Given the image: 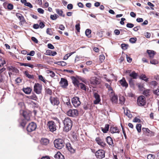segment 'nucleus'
Here are the masks:
<instances>
[{
  "instance_id": "f257e3e1",
  "label": "nucleus",
  "mask_w": 159,
  "mask_h": 159,
  "mask_svg": "<svg viewBox=\"0 0 159 159\" xmlns=\"http://www.w3.org/2000/svg\"><path fill=\"white\" fill-rule=\"evenodd\" d=\"M63 123L64 130L66 132L68 131L70 129L72 125V121L70 118H66L63 121Z\"/></svg>"
},
{
  "instance_id": "f03ea898",
  "label": "nucleus",
  "mask_w": 159,
  "mask_h": 159,
  "mask_svg": "<svg viewBox=\"0 0 159 159\" xmlns=\"http://www.w3.org/2000/svg\"><path fill=\"white\" fill-rule=\"evenodd\" d=\"M72 83L75 86L80 87L82 89L86 91V86L82 83H80L78 80L75 77H73L72 78Z\"/></svg>"
},
{
  "instance_id": "7ed1b4c3",
  "label": "nucleus",
  "mask_w": 159,
  "mask_h": 159,
  "mask_svg": "<svg viewBox=\"0 0 159 159\" xmlns=\"http://www.w3.org/2000/svg\"><path fill=\"white\" fill-rule=\"evenodd\" d=\"M54 144L55 147L56 148L60 149H61L63 147L65 143L62 139H58L55 140Z\"/></svg>"
},
{
  "instance_id": "20e7f679",
  "label": "nucleus",
  "mask_w": 159,
  "mask_h": 159,
  "mask_svg": "<svg viewBox=\"0 0 159 159\" xmlns=\"http://www.w3.org/2000/svg\"><path fill=\"white\" fill-rule=\"evenodd\" d=\"M146 103L145 97L143 96L139 97L137 99L138 105L140 106H144Z\"/></svg>"
},
{
  "instance_id": "39448f33",
  "label": "nucleus",
  "mask_w": 159,
  "mask_h": 159,
  "mask_svg": "<svg viewBox=\"0 0 159 159\" xmlns=\"http://www.w3.org/2000/svg\"><path fill=\"white\" fill-rule=\"evenodd\" d=\"M47 125L49 130L51 132H53L56 130V125L53 121H49L47 124Z\"/></svg>"
},
{
  "instance_id": "423d86ee",
  "label": "nucleus",
  "mask_w": 159,
  "mask_h": 159,
  "mask_svg": "<svg viewBox=\"0 0 159 159\" xmlns=\"http://www.w3.org/2000/svg\"><path fill=\"white\" fill-rule=\"evenodd\" d=\"M71 102L72 104L75 107H78L80 105L81 103L79 100V98L77 97L73 98L71 99Z\"/></svg>"
},
{
  "instance_id": "0eeeda50",
  "label": "nucleus",
  "mask_w": 159,
  "mask_h": 159,
  "mask_svg": "<svg viewBox=\"0 0 159 159\" xmlns=\"http://www.w3.org/2000/svg\"><path fill=\"white\" fill-rule=\"evenodd\" d=\"M36 128V125L35 123L32 122L30 123L27 127V131L29 132H31L34 130Z\"/></svg>"
},
{
  "instance_id": "6e6552de",
  "label": "nucleus",
  "mask_w": 159,
  "mask_h": 159,
  "mask_svg": "<svg viewBox=\"0 0 159 159\" xmlns=\"http://www.w3.org/2000/svg\"><path fill=\"white\" fill-rule=\"evenodd\" d=\"M42 90L41 85L39 83L35 84L34 86V91L36 93L39 94L41 93Z\"/></svg>"
},
{
  "instance_id": "1a4fd4ad",
  "label": "nucleus",
  "mask_w": 159,
  "mask_h": 159,
  "mask_svg": "<svg viewBox=\"0 0 159 159\" xmlns=\"http://www.w3.org/2000/svg\"><path fill=\"white\" fill-rule=\"evenodd\" d=\"M67 114L70 116H75L78 115V111L76 109H70L67 111Z\"/></svg>"
},
{
  "instance_id": "9d476101",
  "label": "nucleus",
  "mask_w": 159,
  "mask_h": 159,
  "mask_svg": "<svg viewBox=\"0 0 159 159\" xmlns=\"http://www.w3.org/2000/svg\"><path fill=\"white\" fill-rule=\"evenodd\" d=\"M125 73L128 74L130 77L134 79H136L138 76V74L134 71L132 72L130 70H126Z\"/></svg>"
},
{
  "instance_id": "9b49d317",
  "label": "nucleus",
  "mask_w": 159,
  "mask_h": 159,
  "mask_svg": "<svg viewBox=\"0 0 159 159\" xmlns=\"http://www.w3.org/2000/svg\"><path fill=\"white\" fill-rule=\"evenodd\" d=\"M95 155L97 158L100 159L102 158L105 157L104 152L102 150H100L97 151L96 152Z\"/></svg>"
},
{
  "instance_id": "f8f14e48",
  "label": "nucleus",
  "mask_w": 159,
  "mask_h": 159,
  "mask_svg": "<svg viewBox=\"0 0 159 159\" xmlns=\"http://www.w3.org/2000/svg\"><path fill=\"white\" fill-rule=\"evenodd\" d=\"M109 96L110 97V99L113 103L117 104L118 102V97L117 95H116L114 93L111 94L109 95Z\"/></svg>"
},
{
  "instance_id": "ddd939ff",
  "label": "nucleus",
  "mask_w": 159,
  "mask_h": 159,
  "mask_svg": "<svg viewBox=\"0 0 159 159\" xmlns=\"http://www.w3.org/2000/svg\"><path fill=\"white\" fill-rule=\"evenodd\" d=\"M50 102L53 105H58L59 103V101L57 98L51 97L50 98Z\"/></svg>"
},
{
  "instance_id": "4468645a",
  "label": "nucleus",
  "mask_w": 159,
  "mask_h": 159,
  "mask_svg": "<svg viewBox=\"0 0 159 159\" xmlns=\"http://www.w3.org/2000/svg\"><path fill=\"white\" fill-rule=\"evenodd\" d=\"M60 86L63 88H66L68 85V83L67 80L64 78H61L60 81L59 82Z\"/></svg>"
},
{
  "instance_id": "2eb2a0df",
  "label": "nucleus",
  "mask_w": 159,
  "mask_h": 159,
  "mask_svg": "<svg viewBox=\"0 0 159 159\" xmlns=\"http://www.w3.org/2000/svg\"><path fill=\"white\" fill-rule=\"evenodd\" d=\"M94 97L95 99L94 101V103L95 104H98L101 101L100 97L99 95L96 93H94Z\"/></svg>"
},
{
  "instance_id": "dca6fc26",
  "label": "nucleus",
  "mask_w": 159,
  "mask_h": 159,
  "mask_svg": "<svg viewBox=\"0 0 159 159\" xmlns=\"http://www.w3.org/2000/svg\"><path fill=\"white\" fill-rule=\"evenodd\" d=\"M95 140L97 143L102 147H104L106 145L104 141L99 137L96 138Z\"/></svg>"
},
{
  "instance_id": "f3484780",
  "label": "nucleus",
  "mask_w": 159,
  "mask_h": 159,
  "mask_svg": "<svg viewBox=\"0 0 159 159\" xmlns=\"http://www.w3.org/2000/svg\"><path fill=\"white\" fill-rule=\"evenodd\" d=\"M21 112L22 113L23 115L26 120L28 121L30 120V114L27 113L26 111H20V114Z\"/></svg>"
},
{
  "instance_id": "a211bd4d",
  "label": "nucleus",
  "mask_w": 159,
  "mask_h": 159,
  "mask_svg": "<svg viewBox=\"0 0 159 159\" xmlns=\"http://www.w3.org/2000/svg\"><path fill=\"white\" fill-rule=\"evenodd\" d=\"M7 69L10 71L17 73L19 72V70L16 67L12 66H10L7 67Z\"/></svg>"
},
{
  "instance_id": "6ab92c4d",
  "label": "nucleus",
  "mask_w": 159,
  "mask_h": 159,
  "mask_svg": "<svg viewBox=\"0 0 159 159\" xmlns=\"http://www.w3.org/2000/svg\"><path fill=\"white\" fill-rule=\"evenodd\" d=\"M90 82L91 84H98L99 83L98 79L96 77H93L91 78Z\"/></svg>"
},
{
  "instance_id": "aec40b11",
  "label": "nucleus",
  "mask_w": 159,
  "mask_h": 159,
  "mask_svg": "<svg viewBox=\"0 0 159 159\" xmlns=\"http://www.w3.org/2000/svg\"><path fill=\"white\" fill-rule=\"evenodd\" d=\"M54 157L57 159H64V156L60 152H57L55 155Z\"/></svg>"
},
{
  "instance_id": "412c9836",
  "label": "nucleus",
  "mask_w": 159,
  "mask_h": 159,
  "mask_svg": "<svg viewBox=\"0 0 159 159\" xmlns=\"http://www.w3.org/2000/svg\"><path fill=\"white\" fill-rule=\"evenodd\" d=\"M110 130L111 132L112 133H119V131L118 129L116 127L111 126L110 127Z\"/></svg>"
},
{
  "instance_id": "4be33fe9",
  "label": "nucleus",
  "mask_w": 159,
  "mask_h": 159,
  "mask_svg": "<svg viewBox=\"0 0 159 159\" xmlns=\"http://www.w3.org/2000/svg\"><path fill=\"white\" fill-rule=\"evenodd\" d=\"M120 83L122 86L125 87V88L127 87L128 86V84L124 78H123L120 80Z\"/></svg>"
},
{
  "instance_id": "5701e85b",
  "label": "nucleus",
  "mask_w": 159,
  "mask_h": 159,
  "mask_svg": "<svg viewBox=\"0 0 159 159\" xmlns=\"http://www.w3.org/2000/svg\"><path fill=\"white\" fill-rule=\"evenodd\" d=\"M105 85L108 89L109 95L114 93L112 88L111 87V86L110 85L108 84L107 83H106L105 84Z\"/></svg>"
},
{
  "instance_id": "b1692460",
  "label": "nucleus",
  "mask_w": 159,
  "mask_h": 159,
  "mask_svg": "<svg viewBox=\"0 0 159 159\" xmlns=\"http://www.w3.org/2000/svg\"><path fill=\"white\" fill-rule=\"evenodd\" d=\"M107 141V143L110 145L114 146V144L113 143L112 139L110 136H108L106 138Z\"/></svg>"
},
{
  "instance_id": "393cba45",
  "label": "nucleus",
  "mask_w": 159,
  "mask_h": 159,
  "mask_svg": "<svg viewBox=\"0 0 159 159\" xmlns=\"http://www.w3.org/2000/svg\"><path fill=\"white\" fill-rule=\"evenodd\" d=\"M40 143L42 145H47L49 143V141L47 139L43 138L40 140Z\"/></svg>"
},
{
  "instance_id": "a878e982",
  "label": "nucleus",
  "mask_w": 159,
  "mask_h": 159,
  "mask_svg": "<svg viewBox=\"0 0 159 159\" xmlns=\"http://www.w3.org/2000/svg\"><path fill=\"white\" fill-rule=\"evenodd\" d=\"M147 52L149 55V57L151 58H152L154 57L156 53V52L154 51L151 50H148Z\"/></svg>"
},
{
  "instance_id": "bb28decb",
  "label": "nucleus",
  "mask_w": 159,
  "mask_h": 159,
  "mask_svg": "<svg viewBox=\"0 0 159 159\" xmlns=\"http://www.w3.org/2000/svg\"><path fill=\"white\" fill-rule=\"evenodd\" d=\"M27 98L29 99H32L36 101L38 99V98L35 94H32L31 95L28 96Z\"/></svg>"
},
{
  "instance_id": "cd10ccee",
  "label": "nucleus",
  "mask_w": 159,
  "mask_h": 159,
  "mask_svg": "<svg viewBox=\"0 0 159 159\" xmlns=\"http://www.w3.org/2000/svg\"><path fill=\"white\" fill-rule=\"evenodd\" d=\"M109 125L108 124H106L105 125L104 128H101L102 130L104 133H106L108 131L109 128Z\"/></svg>"
},
{
  "instance_id": "c85d7f7f",
  "label": "nucleus",
  "mask_w": 159,
  "mask_h": 159,
  "mask_svg": "<svg viewBox=\"0 0 159 159\" xmlns=\"http://www.w3.org/2000/svg\"><path fill=\"white\" fill-rule=\"evenodd\" d=\"M24 92L26 94H29L31 92L32 89L30 88L23 89Z\"/></svg>"
},
{
  "instance_id": "c756f323",
  "label": "nucleus",
  "mask_w": 159,
  "mask_h": 159,
  "mask_svg": "<svg viewBox=\"0 0 159 159\" xmlns=\"http://www.w3.org/2000/svg\"><path fill=\"white\" fill-rule=\"evenodd\" d=\"M56 12L60 16L63 17L65 16V15L63 14V12L61 10L57 9H56Z\"/></svg>"
},
{
  "instance_id": "7c9ffc66",
  "label": "nucleus",
  "mask_w": 159,
  "mask_h": 159,
  "mask_svg": "<svg viewBox=\"0 0 159 159\" xmlns=\"http://www.w3.org/2000/svg\"><path fill=\"white\" fill-rule=\"evenodd\" d=\"M91 31L89 29H87L85 32V34L89 38L91 37L90 34L91 33Z\"/></svg>"
},
{
  "instance_id": "2f4dec72",
  "label": "nucleus",
  "mask_w": 159,
  "mask_h": 159,
  "mask_svg": "<svg viewBox=\"0 0 159 159\" xmlns=\"http://www.w3.org/2000/svg\"><path fill=\"white\" fill-rule=\"evenodd\" d=\"M69 146H68V145H66V146L67 147L68 150L71 153H74L75 152V150L72 147L70 146V144H69Z\"/></svg>"
},
{
  "instance_id": "473e14b6",
  "label": "nucleus",
  "mask_w": 159,
  "mask_h": 159,
  "mask_svg": "<svg viewBox=\"0 0 159 159\" xmlns=\"http://www.w3.org/2000/svg\"><path fill=\"white\" fill-rule=\"evenodd\" d=\"M125 98L123 96L120 97L119 98V101L120 103L121 104H123L124 103L125 101Z\"/></svg>"
},
{
  "instance_id": "72a5a7b5",
  "label": "nucleus",
  "mask_w": 159,
  "mask_h": 159,
  "mask_svg": "<svg viewBox=\"0 0 159 159\" xmlns=\"http://www.w3.org/2000/svg\"><path fill=\"white\" fill-rule=\"evenodd\" d=\"M20 65L24 66H29L31 68H33L34 67V66L33 65L30 64L29 63H21L20 64Z\"/></svg>"
},
{
  "instance_id": "f704fd0d",
  "label": "nucleus",
  "mask_w": 159,
  "mask_h": 159,
  "mask_svg": "<svg viewBox=\"0 0 159 159\" xmlns=\"http://www.w3.org/2000/svg\"><path fill=\"white\" fill-rule=\"evenodd\" d=\"M75 52H72L70 53H68L66 54L64 57L63 59L67 60L69 57H70L71 55L74 53Z\"/></svg>"
},
{
  "instance_id": "c9c22d12",
  "label": "nucleus",
  "mask_w": 159,
  "mask_h": 159,
  "mask_svg": "<svg viewBox=\"0 0 159 159\" xmlns=\"http://www.w3.org/2000/svg\"><path fill=\"white\" fill-rule=\"evenodd\" d=\"M57 64L58 65L61 66H65L66 65V63L63 61L57 62Z\"/></svg>"
},
{
  "instance_id": "e433bc0d",
  "label": "nucleus",
  "mask_w": 159,
  "mask_h": 159,
  "mask_svg": "<svg viewBox=\"0 0 159 159\" xmlns=\"http://www.w3.org/2000/svg\"><path fill=\"white\" fill-rule=\"evenodd\" d=\"M47 73L49 74L51 77H53L55 76V73L53 72L50 70H47Z\"/></svg>"
},
{
  "instance_id": "4c0bfd02",
  "label": "nucleus",
  "mask_w": 159,
  "mask_h": 159,
  "mask_svg": "<svg viewBox=\"0 0 159 159\" xmlns=\"http://www.w3.org/2000/svg\"><path fill=\"white\" fill-rule=\"evenodd\" d=\"M141 125L140 124H137L136 125V128L138 132H140L141 131Z\"/></svg>"
},
{
  "instance_id": "58836bf2",
  "label": "nucleus",
  "mask_w": 159,
  "mask_h": 159,
  "mask_svg": "<svg viewBox=\"0 0 159 159\" xmlns=\"http://www.w3.org/2000/svg\"><path fill=\"white\" fill-rule=\"evenodd\" d=\"M25 75L26 76L29 78L33 79L34 78V76L33 75H31L29 74L27 71L25 72Z\"/></svg>"
},
{
  "instance_id": "ea45409f",
  "label": "nucleus",
  "mask_w": 159,
  "mask_h": 159,
  "mask_svg": "<svg viewBox=\"0 0 159 159\" xmlns=\"http://www.w3.org/2000/svg\"><path fill=\"white\" fill-rule=\"evenodd\" d=\"M58 17L57 15L55 14L53 15H51L50 16V18L52 20H56Z\"/></svg>"
},
{
  "instance_id": "a19ab883",
  "label": "nucleus",
  "mask_w": 159,
  "mask_h": 159,
  "mask_svg": "<svg viewBox=\"0 0 159 159\" xmlns=\"http://www.w3.org/2000/svg\"><path fill=\"white\" fill-rule=\"evenodd\" d=\"M151 64L153 65H156L158 63V61L155 59H152L150 60Z\"/></svg>"
},
{
  "instance_id": "79ce46f5",
  "label": "nucleus",
  "mask_w": 159,
  "mask_h": 159,
  "mask_svg": "<svg viewBox=\"0 0 159 159\" xmlns=\"http://www.w3.org/2000/svg\"><path fill=\"white\" fill-rule=\"evenodd\" d=\"M5 63V62L4 59L1 57H0V67L3 66Z\"/></svg>"
},
{
  "instance_id": "37998d69",
  "label": "nucleus",
  "mask_w": 159,
  "mask_h": 159,
  "mask_svg": "<svg viewBox=\"0 0 159 159\" xmlns=\"http://www.w3.org/2000/svg\"><path fill=\"white\" fill-rule=\"evenodd\" d=\"M140 77L141 79H142L143 80H144V81H145L146 82H147L148 80V79L146 78V75H142L140 76Z\"/></svg>"
},
{
  "instance_id": "c03bdc74",
  "label": "nucleus",
  "mask_w": 159,
  "mask_h": 159,
  "mask_svg": "<svg viewBox=\"0 0 159 159\" xmlns=\"http://www.w3.org/2000/svg\"><path fill=\"white\" fill-rule=\"evenodd\" d=\"M46 33L50 35H52V32L51 31V29L49 28H48L47 29Z\"/></svg>"
},
{
  "instance_id": "a18cd8bd",
  "label": "nucleus",
  "mask_w": 159,
  "mask_h": 159,
  "mask_svg": "<svg viewBox=\"0 0 159 159\" xmlns=\"http://www.w3.org/2000/svg\"><path fill=\"white\" fill-rule=\"evenodd\" d=\"M150 90L149 89L145 90L143 91V94L146 96H148L149 95Z\"/></svg>"
},
{
  "instance_id": "49530a36",
  "label": "nucleus",
  "mask_w": 159,
  "mask_h": 159,
  "mask_svg": "<svg viewBox=\"0 0 159 159\" xmlns=\"http://www.w3.org/2000/svg\"><path fill=\"white\" fill-rule=\"evenodd\" d=\"M105 59V57L103 55H101L99 57V59L101 62H102Z\"/></svg>"
},
{
  "instance_id": "de8ad7c7",
  "label": "nucleus",
  "mask_w": 159,
  "mask_h": 159,
  "mask_svg": "<svg viewBox=\"0 0 159 159\" xmlns=\"http://www.w3.org/2000/svg\"><path fill=\"white\" fill-rule=\"evenodd\" d=\"M155 158V155L152 154H149L147 157L148 159H154Z\"/></svg>"
},
{
  "instance_id": "09e8293b",
  "label": "nucleus",
  "mask_w": 159,
  "mask_h": 159,
  "mask_svg": "<svg viewBox=\"0 0 159 159\" xmlns=\"http://www.w3.org/2000/svg\"><path fill=\"white\" fill-rule=\"evenodd\" d=\"M153 93L159 96V89H157L156 90H154Z\"/></svg>"
},
{
  "instance_id": "8fccbe9b",
  "label": "nucleus",
  "mask_w": 159,
  "mask_h": 159,
  "mask_svg": "<svg viewBox=\"0 0 159 159\" xmlns=\"http://www.w3.org/2000/svg\"><path fill=\"white\" fill-rule=\"evenodd\" d=\"M136 39H137L135 38H131L129 39V41L131 43H134L136 41Z\"/></svg>"
},
{
  "instance_id": "3c124183",
  "label": "nucleus",
  "mask_w": 159,
  "mask_h": 159,
  "mask_svg": "<svg viewBox=\"0 0 159 159\" xmlns=\"http://www.w3.org/2000/svg\"><path fill=\"white\" fill-rule=\"evenodd\" d=\"M20 20V24L22 25L23 23L24 22L25 20L24 18V17L22 16L21 17V18H20L19 19Z\"/></svg>"
},
{
  "instance_id": "603ef678",
  "label": "nucleus",
  "mask_w": 159,
  "mask_h": 159,
  "mask_svg": "<svg viewBox=\"0 0 159 159\" xmlns=\"http://www.w3.org/2000/svg\"><path fill=\"white\" fill-rule=\"evenodd\" d=\"M142 130L144 132H146L148 133H149L150 132H151V131L147 128H143Z\"/></svg>"
},
{
  "instance_id": "864d4df0",
  "label": "nucleus",
  "mask_w": 159,
  "mask_h": 159,
  "mask_svg": "<svg viewBox=\"0 0 159 159\" xmlns=\"http://www.w3.org/2000/svg\"><path fill=\"white\" fill-rule=\"evenodd\" d=\"M121 46L123 49L125 50L127 49V48L128 46L125 43L122 44Z\"/></svg>"
},
{
  "instance_id": "5fc2aeb1",
  "label": "nucleus",
  "mask_w": 159,
  "mask_h": 159,
  "mask_svg": "<svg viewBox=\"0 0 159 159\" xmlns=\"http://www.w3.org/2000/svg\"><path fill=\"white\" fill-rule=\"evenodd\" d=\"M144 35L147 38H149L151 36V34L150 33L147 32L144 33Z\"/></svg>"
},
{
  "instance_id": "6e6d98bb",
  "label": "nucleus",
  "mask_w": 159,
  "mask_h": 159,
  "mask_svg": "<svg viewBox=\"0 0 159 159\" xmlns=\"http://www.w3.org/2000/svg\"><path fill=\"white\" fill-rule=\"evenodd\" d=\"M134 26V25L131 23H128L126 25V26L128 28H132Z\"/></svg>"
},
{
  "instance_id": "4d7b16f0",
  "label": "nucleus",
  "mask_w": 159,
  "mask_h": 159,
  "mask_svg": "<svg viewBox=\"0 0 159 159\" xmlns=\"http://www.w3.org/2000/svg\"><path fill=\"white\" fill-rule=\"evenodd\" d=\"M75 28L78 32L80 31V28L79 24H77L75 25Z\"/></svg>"
},
{
  "instance_id": "13d9d810",
  "label": "nucleus",
  "mask_w": 159,
  "mask_h": 159,
  "mask_svg": "<svg viewBox=\"0 0 159 159\" xmlns=\"http://www.w3.org/2000/svg\"><path fill=\"white\" fill-rule=\"evenodd\" d=\"M25 5L30 7V8H32L33 6L29 2H26L25 3Z\"/></svg>"
},
{
  "instance_id": "bf43d9fd",
  "label": "nucleus",
  "mask_w": 159,
  "mask_h": 159,
  "mask_svg": "<svg viewBox=\"0 0 159 159\" xmlns=\"http://www.w3.org/2000/svg\"><path fill=\"white\" fill-rule=\"evenodd\" d=\"M140 121V119L137 117H135L133 120V122H139Z\"/></svg>"
},
{
  "instance_id": "052dcab7",
  "label": "nucleus",
  "mask_w": 159,
  "mask_h": 159,
  "mask_svg": "<svg viewBox=\"0 0 159 159\" xmlns=\"http://www.w3.org/2000/svg\"><path fill=\"white\" fill-rule=\"evenodd\" d=\"M39 79L41 80L42 81H43L44 83L45 82V80L44 79V78L43 77V76L42 75H39Z\"/></svg>"
},
{
  "instance_id": "680f3d73",
  "label": "nucleus",
  "mask_w": 159,
  "mask_h": 159,
  "mask_svg": "<svg viewBox=\"0 0 159 159\" xmlns=\"http://www.w3.org/2000/svg\"><path fill=\"white\" fill-rule=\"evenodd\" d=\"M39 26L41 28H43L45 26V25L43 22H41L39 24Z\"/></svg>"
},
{
  "instance_id": "e2e57ef3",
  "label": "nucleus",
  "mask_w": 159,
  "mask_h": 159,
  "mask_svg": "<svg viewBox=\"0 0 159 159\" xmlns=\"http://www.w3.org/2000/svg\"><path fill=\"white\" fill-rule=\"evenodd\" d=\"M48 48L51 49H53L54 48V46L51 43H49L48 45Z\"/></svg>"
},
{
  "instance_id": "0e129e2a",
  "label": "nucleus",
  "mask_w": 159,
  "mask_h": 159,
  "mask_svg": "<svg viewBox=\"0 0 159 159\" xmlns=\"http://www.w3.org/2000/svg\"><path fill=\"white\" fill-rule=\"evenodd\" d=\"M34 54L35 52L34 51H32L30 52L29 53L27 54V55L33 56L34 55Z\"/></svg>"
},
{
  "instance_id": "69168bd1",
  "label": "nucleus",
  "mask_w": 159,
  "mask_h": 159,
  "mask_svg": "<svg viewBox=\"0 0 159 159\" xmlns=\"http://www.w3.org/2000/svg\"><path fill=\"white\" fill-rule=\"evenodd\" d=\"M114 33L115 34L118 35L120 34V31L118 30H115L114 31Z\"/></svg>"
},
{
  "instance_id": "338daca9",
  "label": "nucleus",
  "mask_w": 159,
  "mask_h": 159,
  "mask_svg": "<svg viewBox=\"0 0 159 159\" xmlns=\"http://www.w3.org/2000/svg\"><path fill=\"white\" fill-rule=\"evenodd\" d=\"M73 5L71 4H68L67 6V8L68 9H71L73 8Z\"/></svg>"
},
{
  "instance_id": "774afa93",
  "label": "nucleus",
  "mask_w": 159,
  "mask_h": 159,
  "mask_svg": "<svg viewBox=\"0 0 159 159\" xmlns=\"http://www.w3.org/2000/svg\"><path fill=\"white\" fill-rule=\"evenodd\" d=\"M7 8L10 10H11L13 8V6L12 5L9 4L7 6Z\"/></svg>"
}]
</instances>
